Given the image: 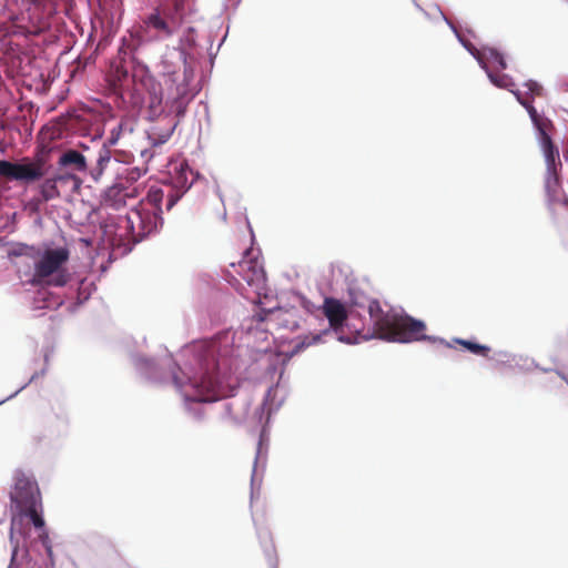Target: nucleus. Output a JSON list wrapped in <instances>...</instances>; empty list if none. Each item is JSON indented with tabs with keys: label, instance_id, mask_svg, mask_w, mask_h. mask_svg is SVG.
I'll list each match as a JSON object with an SVG mask.
<instances>
[{
	"label": "nucleus",
	"instance_id": "1",
	"mask_svg": "<svg viewBox=\"0 0 568 568\" xmlns=\"http://www.w3.org/2000/svg\"><path fill=\"white\" fill-rule=\"evenodd\" d=\"M233 337L224 333L216 341H201L182 352V364L172 373L176 390L186 409L195 417L202 405L232 395L237 379L227 372L229 351L223 349Z\"/></svg>",
	"mask_w": 568,
	"mask_h": 568
},
{
	"label": "nucleus",
	"instance_id": "2",
	"mask_svg": "<svg viewBox=\"0 0 568 568\" xmlns=\"http://www.w3.org/2000/svg\"><path fill=\"white\" fill-rule=\"evenodd\" d=\"M195 174L186 162H173L169 166L168 180L162 185L150 187L145 199L133 206L118 222V235L140 242L155 233L162 225V201L166 199V210H171L191 187Z\"/></svg>",
	"mask_w": 568,
	"mask_h": 568
},
{
	"label": "nucleus",
	"instance_id": "3",
	"mask_svg": "<svg viewBox=\"0 0 568 568\" xmlns=\"http://www.w3.org/2000/svg\"><path fill=\"white\" fill-rule=\"evenodd\" d=\"M11 479L9 496L11 505L18 514L11 520L10 540L13 550L8 568H37V564L32 561L29 552L24 547H20V541L24 540L22 529L24 519L31 521L37 529L44 527L40 488L34 475L29 470L18 468L12 473Z\"/></svg>",
	"mask_w": 568,
	"mask_h": 568
},
{
	"label": "nucleus",
	"instance_id": "4",
	"mask_svg": "<svg viewBox=\"0 0 568 568\" xmlns=\"http://www.w3.org/2000/svg\"><path fill=\"white\" fill-rule=\"evenodd\" d=\"M14 254L22 258L19 273L27 283L61 287L71 278L67 267L70 252L65 246H23Z\"/></svg>",
	"mask_w": 568,
	"mask_h": 568
},
{
	"label": "nucleus",
	"instance_id": "5",
	"mask_svg": "<svg viewBox=\"0 0 568 568\" xmlns=\"http://www.w3.org/2000/svg\"><path fill=\"white\" fill-rule=\"evenodd\" d=\"M443 19L450 27L455 36L457 37L460 44L476 59L481 69L485 70L490 82L503 89H508L511 93H520L523 99H525L530 105L528 97L534 99L535 97H541L544 93L542 87L532 80L527 81L524 87L526 91L514 90L513 79L507 74H497L495 71L504 70L506 68V61L504 55L498 52L495 48H490L487 45L478 47L474 40L475 34L473 31L467 30L466 32L459 31L445 16L442 11H439Z\"/></svg>",
	"mask_w": 568,
	"mask_h": 568
},
{
	"label": "nucleus",
	"instance_id": "6",
	"mask_svg": "<svg viewBox=\"0 0 568 568\" xmlns=\"http://www.w3.org/2000/svg\"><path fill=\"white\" fill-rule=\"evenodd\" d=\"M368 313L373 326L382 339L397 343L428 338L425 334V324L416 321L402 311L387 307L384 310L379 302L372 301L368 304Z\"/></svg>",
	"mask_w": 568,
	"mask_h": 568
},
{
	"label": "nucleus",
	"instance_id": "7",
	"mask_svg": "<svg viewBox=\"0 0 568 568\" xmlns=\"http://www.w3.org/2000/svg\"><path fill=\"white\" fill-rule=\"evenodd\" d=\"M324 314L328 321V327H325L318 332L315 329L310 332V335L297 336L292 338L290 346L285 347L284 343L288 339L287 336L280 335L276 338L282 341L278 353L286 357H292L304 348L325 342V337L334 334L336 339L345 344H356L358 337L356 335L344 334V323L346 321V311L344 305L333 298H326L323 305Z\"/></svg>",
	"mask_w": 568,
	"mask_h": 568
},
{
	"label": "nucleus",
	"instance_id": "8",
	"mask_svg": "<svg viewBox=\"0 0 568 568\" xmlns=\"http://www.w3.org/2000/svg\"><path fill=\"white\" fill-rule=\"evenodd\" d=\"M227 270L229 282L245 298L263 305L262 297L267 298L266 275L263 263L250 252Z\"/></svg>",
	"mask_w": 568,
	"mask_h": 568
},
{
	"label": "nucleus",
	"instance_id": "9",
	"mask_svg": "<svg viewBox=\"0 0 568 568\" xmlns=\"http://www.w3.org/2000/svg\"><path fill=\"white\" fill-rule=\"evenodd\" d=\"M516 94L518 102L527 110L530 120L537 131V140L546 164L545 187L550 196H555L559 187L558 171L561 168V162L559 158V151L554 145L548 134L550 121L540 115L532 105L523 99L520 93Z\"/></svg>",
	"mask_w": 568,
	"mask_h": 568
},
{
	"label": "nucleus",
	"instance_id": "10",
	"mask_svg": "<svg viewBox=\"0 0 568 568\" xmlns=\"http://www.w3.org/2000/svg\"><path fill=\"white\" fill-rule=\"evenodd\" d=\"M44 173V162L41 159L32 161L24 158L20 162L0 160V176L10 180L31 183L42 179Z\"/></svg>",
	"mask_w": 568,
	"mask_h": 568
},
{
	"label": "nucleus",
	"instance_id": "11",
	"mask_svg": "<svg viewBox=\"0 0 568 568\" xmlns=\"http://www.w3.org/2000/svg\"><path fill=\"white\" fill-rule=\"evenodd\" d=\"M287 393V385L282 382L281 374L277 383L267 389L261 407L255 412L254 418L257 423L267 424L271 415L277 412L286 399Z\"/></svg>",
	"mask_w": 568,
	"mask_h": 568
},
{
	"label": "nucleus",
	"instance_id": "12",
	"mask_svg": "<svg viewBox=\"0 0 568 568\" xmlns=\"http://www.w3.org/2000/svg\"><path fill=\"white\" fill-rule=\"evenodd\" d=\"M273 328L272 326H267V321H265L264 316H253L252 318L245 321L242 325V331L244 333L243 344L246 347L258 348L261 351H266L267 347H261V343L267 342L270 337L268 329Z\"/></svg>",
	"mask_w": 568,
	"mask_h": 568
},
{
	"label": "nucleus",
	"instance_id": "13",
	"mask_svg": "<svg viewBox=\"0 0 568 568\" xmlns=\"http://www.w3.org/2000/svg\"><path fill=\"white\" fill-rule=\"evenodd\" d=\"M138 187L125 185L122 181L108 187L101 197V204L104 209L118 211L125 206L129 200L135 197Z\"/></svg>",
	"mask_w": 568,
	"mask_h": 568
},
{
	"label": "nucleus",
	"instance_id": "14",
	"mask_svg": "<svg viewBox=\"0 0 568 568\" xmlns=\"http://www.w3.org/2000/svg\"><path fill=\"white\" fill-rule=\"evenodd\" d=\"M267 326L294 331L300 327L297 311L292 308H262Z\"/></svg>",
	"mask_w": 568,
	"mask_h": 568
},
{
	"label": "nucleus",
	"instance_id": "15",
	"mask_svg": "<svg viewBox=\"0 0 568 568\" xmlns=\"http://www.w3.org/2000/svg\"><path fill=\"white\" fill-rule=\"evenodd\" d=\"M267 448H268V435L264 427L261 432L257 448H256L255 462H254L253 474H252V485H254V483L257 479L258 468L261 467L263 469L265 466Z\"/></svg>",
	"mask_w": 568,
	"mask_h": 568
},
{
	"label": "nucleus",
	"instance_id": "16",
	"mask_svg": "<svg viewBox=\"0 0 568 568\" xmlns=\"http://www.w3.org/2000/svg\"><path fill=\"white\" fill-rule=\"evenodd\" d=\"M60 166H72L79 172H83L87 169V161L82 153L75 150H69L59 158Z\"/></svg>",
	"mask_w": 568,
	"mask_h": 568
},
{
	"label": "nucleus",
	"instance_id": "17",
	"mask_svg": "<svg viewBox=\"0 0 568 568\" xmlns=\"http://www.w3.org/2000/svg\"><path fill=\"white\" fill-rule=\"evenodd\" d=\"M69 178H71V175L58 174L52 178L45 179L40 185V194L42 195V197L45 201L58 197L59 196V191H58V186H57L58 182L67 180Z\"/></svg>",
	"mask_w": 568,
	"mask_h": 568
},
{
	"label": "nucleus",
	"instance_id": "18",
	"mask_svg": "<svg viewBox=\"0 0 568 568\" xmlns=\"http://www.w3.org/2000/svg\"><path fill=\"white\" fill-rule=\"evenodd\" d=\"M145 24L149 28H152V29H155V30L162 32L163 36H165V37H170L173 33L172 29L169 27V24L165 22V20L160 17V13L158 11L151 13L146 18Z\"/></svg>",
	"mask_w": 568,
	"mask_h": 568
},
{
	"label": "nucleus",
	"instance_id": "19",
	"mask_svg": "<svg viewBox=\"0 0 568 568\" xmlns=\"http://www.w3.org/2000/svg\"><path fill=\"white\" fill-rule=\"evenodd\" d=\"M112 156L111 152L108 148H102L99 151L97 159V168L92 172V176L95 181H98L106 169L108 164L111 163Z\"/></svg>",
	"mask_w": 568,
	"mask_h": 568
},
{
	"label": "nucleus",
	"instance_id": "20",
	"mask_svg": "<svg viewBox=\"0 0 568 568\" xmlns=\"http://www.w3.org/2000/svg\"><path fill=\"white\" fill-rule=\"evenodd\" d=\"M136 369L150 379H158V375L155 373L156 364L153 361L148 358L139 357L135 359Z\"/></svg>",
	"mask_w": 568,
	"mask_h": 568
},
{
	"label": "nucleus",
	"instance_id": "21",
	"mask_svg": "<svg viewBox=\"0 0 568 568\" xmlns=\"http://www.w3.org/2000/svg\"><path fill=\"white\" fill-rule=\"evenodd\" d=\"M174 126L166 128L163 131L152 129L149 133V140L153 145H160L165 143L172 135Z\"/></svg>",
	"mask_w": 568,
	"mask_h": 568
},
{
	"label": "nucleus",
	"instance_id": "22",
	"mask_svg": "<svg viewBox=\"0 0 568 568\" xmlns=\"http://www.w3.org/2000/svg\"><path fill=\"white\" fill-rule=\"evenodd\" d=\"M146 173V169L139 166L126 168L123 172L120 173L121 179L125 181V183L136 182L141 176Z\"/></svg>",
	"mask_w": 568,
	"mask_h": 568
},
{
	"label": "nucleus",
	"instance_id": "23",
	"mask_svg": "<svg viewBox=\"0 0 568 568\" xmlns=\"http://www.w3.org/2000/svg\"><path fill=\"white\" fill-rule=\"evenodd\" d=\"M455 341H456V343L463 345L466 349H468L470 353H473L475 355L487 356V354L489 352V347L486 345H481V344H478V343H475L471 341H466V339L457 338Z\"/></svg>",
	"mask_w": 568,
	"mask_h": 568
},
{
	"label": "nucleus",
	"instance_id": "24",
	"mask_svg": "<svg viewBox=\"0 0 568 568\" xmlns=\"http://www.w3.org/2000/svg\"><path fill=\"white\" fill-rule=\"evenodd\" d=\"M150 95H151L150 106L151 108L159 106L161 104L162 97L160 94H158L155 89L152 93H150Z\"/></svg>",
	"mask_w": 568,
	"mask_h": 568
},
{
	"label": "nucleus",
	"instance_id": "25",
	"mask_svg": "<svg viewBox=\"0 0 568 568\" xmlns=\"http://www.w3.org/2000/svg\"><path fill=\"white\" fill-rule=\"evenodd\" d=\"M191 1H192V0H181V2H178V3L175 4V10H176V12H178V13H180V14H183V12H184V2H186V3H187V6L190 7V2H191Z\"/></svg>",
	"mask_w": 568,
	"mask_h": 568
},
{
	"label": "nucleus",
	"instance_id": "26",
	"mask_svg": "<svg viewBox=\"0 0 568 568\" xmlns=\"http://www.w3.org/2000/svg\"><path fill=\"white\" fill-rule=\"evenodd\" d=\"M304 321H305V323L307 324L308 327H313L317 320H316L315 316L308 315Z\"/></svg>",
	"mask_w": 568,
	"mask_h": 568
},
{
	"label": "nucleus",
	"instance_id": "27",
	"mask_svg": "<svg viewBox=\"0 0 568 568\" xmlns=\"http://www.w3.org/2000/svg\"><path fill=\"white\" fill-rule=\"evenodd\" d=\"M23 387H24V386H22L20 389H18V390H17V392H14L13 394H11L9 397H7V398H4V399L0 400V405H1V404H3L6 400H8V399H10V398L14 397V396H16V395H17V394H18V393H19Z\"/></svg>",
	"mask_w": 568,
	"mask_h": 568
},
{
	"label": "nucleus",
	"instance_id": "28",
	"mask_svg": "<svg viewBox=\"0 0 568 568\" xmlns=\"http://www.w3.org/2000/svg\"><path fill=\"white\" fill-rule=\"evenodd\" d=\"M47 551H48V555L51 557V556H52V549H51V546H47Z\"/></svg>",
	"mask_w": 568,
	"mask_h": 568
},
{
	"label": "nucleus",
	"instance_id": "29",
	"mask_svg": "<svg viewBox=\"0 0 568 568\" xmlns=\"http://www.w3.org/2000/svg\"><path fill=\"white\" fill-rule=\"evenodd\" d=\"M499 356L500 357H507V354L506 353H499Z\"/></svg>",
	"mask_w": 568,
	"mask_h": 568
},
{
	"label": "nucleus",
	"instance_id": "30",
	"mask_svg": "<svg viewBox=\"0 0 568 568\" xmlns=\"http://www.w3.org/2000/svg\"><path fill=\"white\" fill-rule=\"evenodd\" d=\"M116 142V138L111 140V143L114 144Z\"/></svg>",
	"mask_w": 568,
	"mask_h": 568
}]
</instances>
